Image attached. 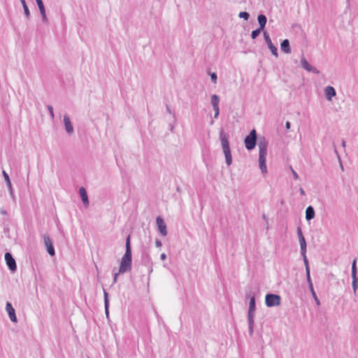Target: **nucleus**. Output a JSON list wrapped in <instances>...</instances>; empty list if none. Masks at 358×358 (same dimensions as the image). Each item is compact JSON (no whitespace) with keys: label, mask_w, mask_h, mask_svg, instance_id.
<instances>
[{"label":"nucleus","mask_w":358,"mask_h":358,"mask_svg":"<svg viewBox=\"0 0 358 358\" xmlns=\"http://www.w3.org/2000/svg\"><path fill=\"white\" fill-rule=\"evenodd\" d=\"M240 18H243L245 20H248L250 17V14L245 11L240 12L238 14Z\"/></svg>","instance_id":"nucleus-30"},{"label":"nucleus","mask_w":358,"mask_h":358,"mask_svg":"<svg viewBox=\"0 0 358 358\" xmlns=\"http://www.w3.org/2000/svg\"><path fill=\"white\" fill-rule=\"evenodd\" d=\"M341 145L343 148L345 147V141L344 139L342 140Z\"/></svg>","instance_id":"nucleus-44"},{"label":"nucleus","mask_w":358,"mask_h":358,"mask_svg":"<svg viewBox=\"0 0 358 358\" xmlns=\"http://www.w3.org/2000/svg\"><path fill=\"white\" fill-rule=\"evenodd\" d=\"M299 192L303 196H304L306 194L305 191L303 190V189L302 187L299 188Z\"/></svg>","instance_id":"nucleus-41"},{"label":"nucleus","mask_w":358,"mask_h":358,"mask_svg":"<svg viewBox=\"0 0 358 358\" xmlns=\"http://www.w3.org/2000/svg\"><path fill=\"white\" fill-rule=\"evenodd\" d=\"M301 256L303 257V263L306 266V272H308V271H310V267H309L308 260L306 257V252L301 254Z\"/></svg>","instance_id":"nucleus-26"},{"label":"nucleus","mask_w":358,"mask_h":358,"mask_svg":"<svg viewBox=\"0 0 358 358\" xmlns=\"http://www.w3.org/2000/svg\"><path fill=\"white\" fill-rule=\"evenodd\" d=\"M297 235H298V237L299 238H303V234L302 233V230L301 229V227H297Z\"/></svg>","instance_id":"nucleus-34"},{"label":"nucleus","mask_w":358,"mask_h":358,"mask_svg":"<svg viewBox=\"0 0 358 358\" xmlns=\"http://www.w3.org/2000/svg\"><path fill=\"white\" fill-rule=\"evenodd\" d=\"M210 78H211V80L213 83H217V74L215 73H210Z\"/></svg>","instance_id":"nucleus-32"},{"label":"nucleus","mask_w":358,"mask_h":358,"mask_svg":"<svg viewBox=\"0 0 358 358\" xmlns=\"http://www.w3.org/2000/svg\"><path fill=\"white\" fill-rule=\"evenodd\" d=\"M338 162H339V164H340L341 169L342 171H344V167H343V165L341 159L338 160Z\"/></svg>","instance_id":"nucleus-40"},{"label":"nucleus","mask_w":358,"mask_h":358,"mask_svg":"<svg viewBox=\"0 0 358 358\" xmlns=\"http://www.w3.org/2000/svg\"><path fill=\"white\" fill-rule=\"evenodd\" d=\"M155 245H156V246H157V248L161 247V246H162V242H161V241H160V240H159V239H156V240H155Z\"/></svg>","instance_id":"nucleus-37"},{"label":"nucleus","mask_w":358,"mask_h":358,"mask_svg":"<svg viewBox=\"0 0 358 358\" xmlns=\"http://www.w3.org/2000/svg\"><path fill=\"white\" fill-rule=\"evenodd\" d=\"M5 260L8 268L14 272L17 270V265L15 259L10 252H6Z\"/></svg>","instance_id":"nucleus-7"},{"label":"nucleus","mask_w":358,"mask_h":358,"mask_svg":"<svg viewBox=\"0 0 358 358\" xmlns=\"http://www.w3.org/2000/svg\"><path fill=\"white\" fill-rule=\"evenodd\" d=\"M160 259L162 260H165L166 259V255L165 253H162L160 255Z\"/></svg>","instance_id":"nucleus-38"},{"label":"nucleus","mask_w":358,"mask_h":358,"mask_svg":"<svg viewBox=\"0 0 358 358\" xmlns=\"http://www.w3.org/2000/svg\"><path fill=\"white\" fill-rule=\"evenodd\" d=\"M125 248V253L121 259L119 271L118 273H114L113 284L117 282V277L120 273H124L131 270L132 255L129 235L127 237Z\"/></svg>","instance_id":"nucleus-1"},{"label":"nucleus","mask_w":358,"mask_h":358,"mask_svg":"<svg viewBox=\"0 0 358 358\" xmlns=\"http://www.w3.org/2000/svg\"><path fill=\"white\" fill-rule=\"evenodd\" d=\"M280 48L285 53L289 54L291 52V48L288 39H285L281 42Z\"/></svg>","instance_id":"nucleus-19"},{"label":"nucleus","mask_w":358,"mask_h":358,"mask_svg":"<svg viewBox=\"0 0 358 358\" xmlns=\"http://www.w3.org/2000/svg\"><path fill=\"white\" fill-rule=\"evenodd\" d=\"M257 132L255 129L250 131V134L246 136L244 140L245 146L247 150H253L257 144Z\"/></svg>","instance_id":"nucleus-5"},{"label":"nucleus","mask_w":358,"mask_h":358,"mask_svg":"<svg viewBox=\"0 0 358 358\" xmlns=\"http://www.w3.org/2000/svg\"><path fill=\"white\" fill-rule=\"evenodd\" d=\"M79 194H80V196L83 203H84V205L85 206H87L89 205V199H88L87 191L83 187H81L79 189Z\"/></svg>","instance_id":"nucleus-17"},{"label":"nucleus","mask_w":358,"mask_h":358,"mask_svg":"<svg viewBox=\"0 0 358 358\" xmlns=\"http://www.w3.org/2000/svg\"><path fill=\"white\" fill-rule=\"evenodd\" d=\"M315 217V210L312 206L307 207L306 210V219L307 221H310Z\"/></svg>","instance_id":"nucleus-20"},{"label":"nucleus","mask_w":358,"mask_h":358,"mask_svg":"<svg viewBox=\"0 0 358 358\" xmlns=\"http://www.w3.org/2000/svg\"><path fill=\"white\" fill-rule=\"evenodd\" d=\"M290 169L292 171V175H293V177L295 180H298L299 179V175L298 173L292 169V167L291 166L290 167Z\"/></svg>","instance_id":"nucleus-35"},{"label":"nucleus","mask_w":358,"mask_h":358,"mask_svg":"<svg viewBox=\"0 0 358 358\" xmlns=\"http://www.w3.org/2000/svg\"><path fill=\"white\" fill-rule=\"evenodd\" d=\"M6 310L8 314L10 320L13 322H17V317L15 315V309L10 302L6 303Z\"/></svg>","instance_id":"nucleus-13"},{"label":"nucleus","mask_w":358,"mask_h":358,"mask_svg":"<svg viewBox=\"0 0 358 358\" xmlns=\"http://www.w3.org/2000/svg\"><path fill=\"white\" fill-rule=\"evenodd\" d=\"M220 98L217 94H213L211 96V104L213 108H216V106H219Z\"/></svg>","instance_id":"nucleus-24"},{"label":"nucleus","mask_w":358,"mask_h":358,"mask_svg":"<svg viewBox=\"0 0 358 358\" xmlns=\"http://www.w3.org/2000/svg\"><path fill=\"white\" fill-rule=\"evenodd\" d=\"M215 111L214 117L217 118L219 114H220V108L219 106H216V108H213Z\"/></svg>","instance_id":"nucleus-33"},{"label":"nucleus","mask_w":358,"mask_h":358,"mask_svg":"<svg viewBox=\"0 0 358 358\" xmlns=\"http://www.w3.org/2000/svg\"><path fill=\"white\" fill-rule=\"evenodd\" d=\"M262 30L260 29L259 28L255 29V30H253L251 33V37L252 39H255L261 33Z\"/></svg>","instance_id":"nucleus-29"},{"label":"nucleus","mask_w":358,"mask_h":358,"mask_svg":"<svg viewBox=\"0 0 358 358\" xmlns=\"http://www.w3.org/2000/svg\"><path fill=\"white\" fill-rule=\"evenodd\" d=\"M300 63H301V67L303 68L304 69H306L307 71L312 72L315 74H318L320 73V71L316 68L312 66L308 62V61L306 59V58L304 57H303L301 59Z\"/></svg>","instance_id":"nucleus-11"},{"label":"nucleus","mask_w":358,"mask_h":358,"mask_svg":"<svg viewBox=\"0 0 358 358\" xmlns=\"http://www.w3.org/2000/svg\"><path fill=\"white\" fill-rule=\"evenodd\" d=\"M156 224H157L159 232L163 236H166L167 235V229H166V225L164 220L161 217H157L156 219Z\"/></svg>","instance_id":"nucleus-10"},{"label":"nucleus","mask_w":358,"mask_h":358,"mask_svg":"<svg viewBox=\"0 0 358 358\" xmlns=\"http://www.w3.org/2000/svg\"><path fill=\"white\" fill-rule=\"evenodd\" d=\"M290 126H291L290 122H288V121H287V122H286V123H285V127H286V129H290Z\"/></svg>","instance_id":"nucleus-39"},{"label":"nucleus","mask_w":358,"mask_h":358,"mask_svg":"<svg viewBox=\"0 0 358 358\" xmlns=\"http://www.w3.org/2000/svg\"><path fill=\"white\" fill-rule=\"evenodd\" d=\"M0 212H1V213L2 215H6L7 214V212L4 209H1Z\"/></svg>","instance_id":"nucleus-43"},{"label":"nucleus","mask_w":358,"mask_h":358,"mask_svg":"<svg viewBox=\"0 0 358 358\" xmlns=\"http://www.w3.org/2000/svg\"><path fill=\"white\" fill-rule=\"evenodd\" d=\"M310 291L311 294H312V296H313V299H314V300L315 301L316 305L317 306H320V300H319V299H318V297H317V294H316V293H315V292L314 290V288L310 289Z\"/></svg>","instance_id":"nucleus-27"},{"label":"nucleus","mask_w":358,"mask_h":358,"mask_svg":"<svg viewBox=\"0 0 358 358\" xmlns=\"http://www.w3.org/2000/svg\"><path fill=\"white\" fill-rule=\"evenodd\" d=\"M357 285H358V281H357Z\"/></svg>","instance_id":"nucleus-46"},{"label":"nucleus","mask_w":358,"mask_h":358,"mask_svg":"<svg viewBox=\"0 0 358 358\" xmlns=\"http://www.w3.org/2000/svg\"><path fill=\"white\" fill-rule=\"evenodd\" d=\"M324 94L326 96V99L328 101H331L334 96H336V92L335 89L331 86H327L324 89Z\"/></svg>","instance_id":"nucleus-16"},{"label":"nucleus","mask_w":358,"mask_h":358,"mask_svg":"<svg viewBox=\"0 0 358 358\" xmlns=\"http://www.w3.org/2000/svg\"><path fill=\"white\" fill-rule=\"evenodd\" d=\"M166 109L167 113H169V114H172V115H173V117L174 119H176L175 114L172 113V111H171V108H170L169 106V105H167V104H166Z\"/></svg>","instance_id":"nucleus-36"},{"label":"nucleus","mask_w":358,"mask_h":358,"mask_svg":"<svg viewBox=\"0 0 358 358\" xmlns=\"http://www.w3.org/2000/svg\"><path fill=\"white\" fill-rule=\"evenodd\" d=\"M103 296H104V307L105 311L107 316H108V308H109V299H108V292L103 289Z\"/></svg>","instance_id":"nucleus-22"},{"label":"nucleus","mask_w":358,"mask_h":358,"mask_svg":"<svg viewBox=\"0 0 358 358\" xmlns=\"http://www.w3.org/2000/svg\"><path fill=\"white\" fill-rule=\"evenodd\" d=\"M20 2L23 6V10H24V15H26V17L27 18L29 17L30 16V12H29V8L27 5V3H26V1L25 0H20Z\"/></svg>","instance_id":"nucleus-25"},{"label":"nucleus","mask_w":358,"mask_h":358,"mask_svg":"<svg viewBox=\"0 0 358 358\" xmlns=\"http://www.w3.org/2000/svg\"><path fill=\"white\" fill-rule=\"evenodd\" d=\"M220 139L221 141L222 150L225 157L226 164L227 166H230L232 164V157L229 147V142L228 141L227 135L224 134L223 130H222L220 133Z\"/></svg>","instance_id":"nucleus-4"},{"label":"nucleus","mask_w":358,"mask_h":358,"mask_svg":"<svg viewBox=\"0 0 358 358\" xmlns=\"http://www.w3.org/2000/svg\"><path fill=\"white\" fill-rule=\"evenodd\" d=\"M300 248H301V254H303L306 252V242L305 238H299Z\"/></svg>","instance_id":"nucleus-23"},{"label":"nucleus","mask_w":358,"mask_h":358,"mask_svg":"<svg viewBox=\"0 0 358 358\" xmlns=\"http://www.w3.org/2000/svg\"><path fill=\"white\" fill-rule=\"evenodd\" d=\"M255 308V297L254 295H252L250 298L249 308L248 312V332L250 336H252L254 333Z\"/></svg>","instance_id":"nucleus-3"},{"label":"nucleus","mask_w":358,"mask_h":358,"mask_svg":"<svg viewBox=\"0 0 358 358\" xmlns=\"http://www.w3.org/2000/svg\"><path fill=\"white\" fill-rule=\"evenodd\" d=\"M47 108H48V111L50 113V115L51 117L53 119L55 117V115H54L52 106H50V105H48Z\"/></svg>","instance_id":"nucleus-31"},{"label":"nucleus","mask_w":358,"mask_h":358,"mask_svg":"<svg viewBox=\"0 0 358 358\" xmlns=\"http://www.w3.org/2000/svg\"><path fill=\"white\" fill-rule=\"evenodd\" d=\"M306 279H307V282H308V284L309 289H313V282H312V280H311V278H310V271L306 272Z\"/></svg>","instance_id":"nucleus-28"},{"label":"nucleus","mask_w":358,"mask_h":358,"mask_svg":"<svg viewBox=\"0 0 358 358\" xmlns=\"http://www.w3.org/2000/svg\"><path fill=\"white\" fill-rule=\"evenodd\" d=\"M36 2L37 3V6L40 10V13L41 15L43 22L45 23H47L48 17L46 16L45 8V6L43 4V1L42 0H36Z\"/></svg>","instance_id":"nucleus-14"},{"label":"nucleus","mask_w":358,"mask_h":358,"mask_svg":"<svg viewBox=\"0 0 358 358\" xmlns=\"http://www.w3.org/2000/svg\"><path fill=\"white\" fill-rule=\"evenodd\" d=\"M146 257H147V259H148V260H150V257H149V255H147Z\"/></svg>","instance_id":"nucleus-45"},{"label":"nucleus","mask_w":358,"mask_h":358,"mask_svg":"<svg viewBox=\"0 0 358 358\" xmlns=\"http://www.w3.org/2000/svg\"><path fill=\"white\" fill-rule=\"evenodd\" d=\"M265 303L268 308L280 306L281 297L275 294H267L265 296Z\"/></svg>","instance_id":"nucleus-6"},{"label":"nucleus","mask_w":358,"mask_h":358,"mask_svg":"<svg viewBox=\"0 0 358 358\" xmlns=\"http://www.w3.org/2000/svg\"><path fill=\"white\" fill-rule=\"evenodd\" d=\"M2 174H3L4 180H5L6 182V185H7V187L8 188L9 192H10V195L13 196V187H12V183H11L10 178H9V176H8V174L5 171H2Z\"/></svg>","instance_id":"nucleus-18"},{"label":"nucleus","mask_w":358,"mask_h":358,"mask_svg":"<svg viewBox=\"0 0 358 358\" xmlns=\"http://www.w3.org/2000/svg\"><path fill=\"white\" fill-rule=\"evenodd\" d=\"M64 123L65 127V130L69 134H72L73 133V127L71 124L70 118L68 115H64Z\"/></svg>","instance_id":"nucleus-15"},{"label":"nucleus","mask_w":358,"mask_h":358,"mask_svg":"<svg viewBox=\"0 0 358 358\" xmlns=\"http://www.w3.org/2000/svg\"><path fill=\"white\" fill-rule=\"evenodd\" d=\"M334 152L335 154L336 155L337 157H338V159L340 160L341 159V157H340V155L336 150V148L334 149Z\"/></svg>","instance_id":"nucleus-42"},{"label":"nucleus","mask_w":358,"mask_h":358,"mask_svg":"<svg viewBox=\"0 0 358 358\" xmlns=\"http://www.w3.org/2000/svg\"><path fill=\"white\" fill-rule=\"evenodd\" d=\"M259 146V166L262 173H267L266 168V155H267V146L268 141L263 137L260 138L258 142Z\"/></svg>","instance_id":"nucleus-2"},{"label":"nucleus","mask_w":358,"mask_h":358,"mask_svg":"<svg viewBox=\"0 0 358 358\" xmlns=\"http://www.w3.org/2000/svg\"><path fill=\"white\" fill-rule=\"evenodd\" d=\"M357 258H355L352 264V287L355 290L357 287Z\"/></svg>","instance_id":"nucleus-12"},{"label":"nucleus","mask_w":358,"mask_h":358,"mask_svg":"<svg viewBox=\"0 0 358 358\" xmlns=\"http://www.w3.org/2000/svg\"><path fill=\"white\" fill-rule=\"evenodd\" d=\"M43 237L48 253L50 256H54L55 255V251L50 236L48 234H44Z\"/></svg>","instance_id":"nucleus-8"},{"label":"nucleus","mask_w":358,"mask_h":358,"mask_svg":"<svg viewBox=\"0 0 358 358\" xmlns=\"http://www.w3.org/2000/svg\"><path fill=\"white\" fill-rule=\"evenodd\" d=\"M258 23L259 24V29L263 30L266 26V24L267 22V18L266 15L260 14L257 17Z\"/></svg>","instance_id":"nucleus-21"},{"label":"nucleus","mask_w":358,"mask_h":358,"mask_svg":"<svg viewBox=\"0 0 358 358\" xmlns=\"http://www.w3.org/2000/svg\"><path fill=\"white\" fill-rule=\"evenodd\" d=\"M264 40H265V42L268 45V48L270 49V50L271 51L272 54L275 57H278V49L272 43V41H271V39L269 36V35L268 34V33L266 31H264Z\"/></svg>","instance_id":"nucleus-9"}]
</instances>
